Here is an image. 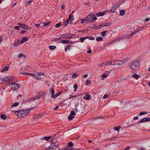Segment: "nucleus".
I'll return each mask as SVG.
<instances>
[{"label":"nucleus","instance_id":"obj_1","mask_svg":"<svg viewBox=\"0 0 150 150\" xmlns=\"http://www.w3.org/2000/svg\"><path fill=\"white\" fill-rule=\"evenodd\" d=\"M50 141L51 142V144L50 146V149H56L58 145V143H57V140L55 137V136H53V137H51L50 139Z\"/></svg>","mask_w":150,"mask_h":150},{"label":"nucleus","instance_id":"obj_2","mask_svg":"<svg viewBox=\"0 0 150 150\" xmlns=\"http://www.w3.org/2000/svg\"><path fill=\"white\" fill-rule=\"evenodd\" d=\"M129 67L132 69V72L134 73L135 70L139 69V62L138 61H134L131 62L129 65Z\"/></svg>","mask_w":150,"mask_h":150},{"label":"nucleus","instance_id":"obj_3","mask_svg":"<svg viewBox=\"0 0 150 150\" xmlns=\"http://www.w3.org/2000/svg\"><path fill=\"white\" fill-rule=\"evenodd\" d=\"M86 21L89 22H93L97 19V17L94 14H91L86 17Z\"/></svg>","mask_w":150,"mask_h":150},{"label":"nucleus","instance_id":"obj_4","mask_svg":"<svg viewBox=\"0 0 150 150\" xmlns=\"http://www.w3.org/2000/svg\"><path fill=\"white\" fill-rule=\"evenodd\" d=\"M10 87L13 90H16L19 88V84L16 83H12L9 84Z\"/></svg>","mask_w":150,"mask_h":150},{"label":"nucleus","instance_id":"obj_5","mask_svg":"<svg viewBox=\"0 0 150 150\" xmlns=\"http://www.w3.org/2000/svg\"><path fill=\"white\" fill-rule=\"evenodd\" d=\"M76 113L73 111H71V113L68 117V119L69 120H71L74 117Z\"/></svg>","mask_w":150,"mask_h":150},{"label":"nucleus","instance_id":"obj_6","mask_svg":"<svg viewBox=\"0 0 150 150\" xmlns=\"http://www.w3.org/2000/svg\"><path fill=\"white\" fill-rule=\"evenodd\" d=\"M30 111V110L29 109L22 110V117L27 115Z\"/></svg>","mask_w":150,"mask_h":150},{"label":"nucleus","instance_id":"obj_7","mask_svg":"<svg viewBox=\"0 0 150 150\" xmlns=\"http://www.w3.org/2000/svg\"><path fill=\"white\" fill-rule=\"evenodd\" d=\"M63 38H67L69 39H71L72 36L69 34H65L62 35Z\"/></svg>","mask_w":150,"mask_h":150},{"label":"nucleus","instance_id":"obj_8","mask_svg":"<svg viewBox=\"0 0 150 150\" xmlns=\"http://www.w3.org/2000/svg\"><path fill=\"white\" fill-rule=\"evenodd\" d=\"M74 20V17L73 14H70L68 20L69 21V23L70 24L73 23L72 21Z\"/></svg>","mask_w":150,"mask_h":150},{"label":"nucleus","instance_id":"obj_9","mask_svg":"<svg viewBox=\"0 0 150 150\" xmlns=\"http://www.w3.org/2000/svg\"><path fill=\"white\" fill-rule=\"evenodd\" d=\"M18 24L25 29H30V27L27 26L26 25L24 24L18 23Z\"/></svg>","mask_w":150,"mask_h":150},{"label":"nucleus","instance_id":"obj_10","mask_svg":"<svg viewBox=\"0 0 150 150\" xmlns=\"http://www.w3.org/2000/svg\"><path fill=\"white\" fill-rule=\"evenodd\" d=\"M22 110H18L15 112V113L18 117H22Z\"/></svg>","mask_w":150,"mask_h":150},{"label":"nucleus","instance_id":"obj_11","mask_svg":"<svg viewBox=\"0 0 150 150\" xmlns=\"http://www.w3.org/2000/svg\"><path fill=\"white\" fill-rule=\"evenodd\" d=\"M124 38V36H122V37H118L116 38V39H115L113 41V42H117V41H121V40L123 39Z\"/></svg>","mask_w":150,"mask_h":150},{"label":"nucleus","instance_id":"obj_12","mask_svg":"<svg viewBox=\"0 0 150 150\" xmlns=\"http://www.w3.org/2000/svg\"><path fill=\"white\" fill-rule=\"evenodd\" d=\"M42 96V95L41 93H39L38 95H37L36 97L32 98V100H33V101H35L36 99H38L39 98H41Z\"/></svg>","mask_w":150,"mask_h":150},{"label":"nucleus","instance_id":"obj_13","mask_svg":"<svg viewBox=\"0 0 150 150\" xmlns=\"http://www.w3.org/2000/svg\"><path fill=\"white\" fill-rule=\"evenodd\" d=\"M91 96L89 95H85L83 97V99L87 100H90L91 99Z\"/></svg>","mask_w":150,"mask_h":150},{"label":"nucleus","instance_id":"obj_14","mask_svg":"<svg viewBox=\"0 0 150 150\" xmlns=\"http://www.w3.org/2000/svg\"><path fill=\"white\" fill-rule=\"evenodd\" d=\"M28 37H25L23 38L21 41V43H23L28 40Z\"/></svg>","mask_w":150,"mask_h":150},{"label":"nucleus","instance_id":"obj_15","mask_svg":"<svg viewBox=\"0 0 150 150\" xmlns=\"http://www.w3.org/2000/svg\"><path fill=\"white\" fill-rule=\"evenodd\" d=\"M111 22H107L105 23H103L102 24V26L103 27L105 26H109L111 24Z\"/></svg>","mask_w":150,"mask_h":150},{"label":"nucleus","instance_id":"obj_16","mask_svg":"<svg viewBox=\"0 0 150 150\" xmlns=\"http://www.w3.org/2000/svg\"><path fill=\"white\" fill-rule=\"evenodd\" d=\"M105 12H99L96 15L98 16H103L105 14Z\"/></svg>","mask_w":150,"mask_h":150},{"label":"nucleus","instance_id":"obj_17","mask_svg":"<svg viewBox=\"0 0 150 150\" xmlns=\"http://www.w3.org/2000/svg\"><path fill=\"white\" fill-rule=\"evenodd\" d=\"M110 73V72L109 71H107L105 73V74H103L102 76L104 78H106L107 77L108 75Z\"/></svg>","mask_w":150,"mask_h":150},{"label":"nucleus","instance_id":"obj_18","mask_svg":"<svg viewBox=\"0 0 150 150\" xmlns=\"http://www.w3.org/2000/svg\"><path fill=\"white\" fill-rule=\"evenodd\" d=\"M37 74L36 75L34 74H31V76L37 79H40V77H39L37 76Z\"/></svg>","mask_w":150,"mask_h":150},{"label":"nucleus","instance_id":"obj_19","mask_svg":"<svg viewBox=\"0 0 150 150\" xmlns=\"http://www.w3.org/2000/svg\"><path fill=\"white\" fill-rule=\"evenodd\" d=\"M124 38H127V39H131L132 38V36L130 35H130H124Z\"/></svg>","mask_w":150,"mask_h":150},{"label":"nucleus","instance_id":"obj_20","mask_svg":"<svg viewBox=\"0 0 150 150\" xmlns=\"http://www.w3.org/2000/svg\"><path fill=\"white\" fill-rule=\"evenodd\" d=\"M19 103L17 102L11 105V108H13L15 107H16L18 105Z\"/></svg>","mask_w":150,"mask_h":150},{"label":"nucleus","instance_id":"obj_21","mask_svg":"<svg viewBox=\"0 0 150 150\" xmlns=\"http://www.w3.org/2000/svg\"><path fill=\"white\" fill-rule=\"evenodd\" d=\"M78 74L75 73L74 74H73L72 76V77L73 78L75 79L76 78V77H78Z\"/></svg>","mask_w":150,"mask_h":150},{"label":"nucleus","instance_id":"obj_22","mask_svg":"<svg viewBox=\"0 0 150 150\" xmlns=\"http://www.w3.org/2000/svg\"><path fill=\"white\" fill-rule=\"evenodd\" d=\"M125 13V11L124 10H122L120 11V14L121 16H123Z\"/></svg>","mask_w":150,"mask_h":150},{"label":"nucleus","instance_id":"obj_23","mask_svg":"<svg viewBox=\"0 0 150 150\" xmlns=\"http://www.w3.org/2000/svg\"><path fill=\"white\" fill-rule=\"evenodd\" d=\"M61 42L63 44H69L70 42V41L69 40H62Z\"/></svg>","mask_w":150,"mask_h":150},{"label":"nucleus","instance_id":"obj_24","mask_svg":"<svg viewBox=\"0 0 150 150\" xmlns=\"http://www.w3.org/2000/svg\"><path fill=\"white\" fill-rule=\"evenodd\" d=\"M53 136L52 137H50V136H48V137H44L42 138L43 139H44L45 140H48L50 138V139L51 138V137H53Z\"/></svg>","mask_w":150,"mask_h":150},{"label":"nucleus","instance_id":"obj_25","mask_svg":"<svg viewBox=\"0 0 150 150\" xmlns=\"http://www.w3.org/2000/svg\"><path fill=\"white\" fill-rule=\"evenodd\" d=\"M62 93L61 92H58L57 93L55 94V95L54 96V97H53V98H57V97L58 96L60 95Z\"/></svg>","mask_w":150,"mask_h":150},{"label":"nucleus","instance_id":"obj_26","mask_svg":"<svg viewBox=\"0 0 150 150\" xmlns=\"http://www.w3.org/2000/svg\"><path fill=\"white\" fill-rule=\"evenodd\" d=\"M1 118L3 120H5L7 118L6 116L5 115H1Z\"/></svg>","mask_w":150,"mask_h":150},{"label":"nucleus","instance_id":"obj_27","mask_svg":"<svg viewBox=\"0 0 150 150\" xmlns=\"http://www.w3.org/2000/svg\"><path fill=\"white\" fill-rule=\"evenodd\" d=\"M49 48L51 50H53L56 49V46H54V45H53V46L50 45V46H49Z\"/></svg>","mask_w":150,"mask_h":150},{"label":"nucleus","instance_id":"obj_28","mask_svg":"<svg viewBox=\"0 0 150 150\" xmlns=\"http://www.w3.org/2000/svg\"><path fill=\"white\" fill-rule=\"evenodd\" d=\"M51 97L52 98H53V97H54V90L53 89H52L51 90Z\"/></svg>","mask_w":150,"mask_h":150},{"label":"nucleus","instance_id":"obj_29","mask_svg":"<svg viewBox=\"0 0 150 150\" xmlns=\"http://www.w3.org/2000/svg\"><path fill=\"white\" fill-rule=\"evenodd\" d=\"M139 77V76L137 75L136 74H134L132 76V77L135 78L136 79H138Z\"/></svg>","mask_w":150,"mask_h":150},{"label":"nucleus","instance_id":"obj_30","mask_svg":"<svg viewBox=\"0 0 150 150\" xmlns=\"http://www.w3.org/2000/svg\"><path fill=\"white\" fill-rule=\"evenodd\" d=\"M116 9H115L113 6H112V7L111 9L110 10V11L112 13H114L116 10Z\"/></svg>","mask_w":150,"mask_h":150},{"label":"nucleus","instance_id":"obj_31","mask_svg":"<svg viewBox=\"0 0 150 150\" xmlns=\"http://www.w3.org/2000/svg\"><path fill=\"white\" fill-rule=\"evenodd\" d=\"M6 80L8 83L11 82L12 81V78L11 77H8Z\"/></svg>","mask_w":150,"mask_h":150},{"label":"nucleus","instance_id":"obj_32","mask_svg":"<svg viewBox=\"0 0 150 150\" xmlns=\"http://www.w3.org/2000/svg\"><path fill=\"white\" fill-rule=\"evenodd\" d=\"M103 38L102 37H100L97 38L96 40L97 41H100L102 40Z\"/></svg>","mask_w":150,"mask_h":150},{"label":"nucleus","instance_id":"obj_33","mask_svg":"<svg viewBox=\"0 0 150 150\" xmlns=\"http://www.w3.org/2000/svg\"><path fill=\"white\" fill-rule=\"evenodd\" d=\"M121 127L120 126H117L116 127H114V129L115 130L117 131L118 132H119L118 130L121 128Z\"/></svg>","mask_w":150,"mask_h":150},{"label":"nucleus","instance_id":"obj_34","mask_svg":"<svg viewBox=\"0 0 150 150\" xmlns=\"http://www.w3.org/2000/svg\"><path fill=\"white\" fill-rule=\"evenodd\" d=\"M107 31V30H105L103 31L101 33V35L103 37H105L106 35V32Z\"/></svg>","mask_w":150,"mask_h":150},{"label":"nucleus","instance_id":"obj_35","mask_svg":"<svg viewBox=\"0 0 150 150\" xmlns=\"http://www.w3.org/2000/svg\"><path fill=\"white\" fill-rule=\"evenodd\" d=\"M79 21H81V23H83L84 22H86V23H87L86 21V19H80Z\"/></svg>","mask_w":150,"mask_h":150},{"label":"nucleus","instance_id":"obj_36","mask_svg":"<svg viewBox=\"0 0 150 150\" xmlns=\"http://www.w3.org/2000/svg\"><path fill=\"white\" fill-rule=\"evenodd\" d=\"M112 61H108L106 63H105V66L108 65H111L112 63Z\"/></svg>","mask_w":150,"mask_h":150},{"label":"nucleus","instance_id":"obj_37","mask_svg":"<svg viewBox=\"0 0 150 150\" xmlns=\"http://www.w3.org/2000/svg\"><path fill=\"white\" fill-rule=\"evenodd\" d=\"M146 121V117L143 118L142 120L139 121L138 122L139 123H142L143 122H144Z\"/></svg>","mask_w":150,"mask_h":150},{"label":"nucleus","instance_id":"obj_38","mask_svg":"<svg viewBox=\"0 0 150 150\" xmlns=\"http://www.w3.org/2000/svg\"><path fill=\"white\" fill-rule=\"evenodd\" d=\"M112 6L115 8L117 9L119 7V5L117 4H116L115 5H113Z\"/></svg>","mask_w":150,"mask_h":150},{"label":"nucleus","instance_id":"obj_39","mask_svg":"<svg viewBox=\"0 0 150 150\" xmlns=\"http://www.w3.org/2000/svg\"><path fill=\"white\" fill-rule=\"evenodd\" d=\"M74 92H76L77 88V85L76 84H74Z\"/></svg>","mask_w":150,"mask_h":150},{"label":"nucleus","instance_id":"obj_40","mask_svg":"<svg viewBox=\"0 0 150 150\" xmlns=\"http://www.w3.org/2000/svg\"><path fill=\"white\" fill-rule=\"evenodd\" d=\"M79 95H74V96H70L69 97V98L70 99H71L73 98L74 97H77L79 96Z\"/></svg>","mask_w":150,"mask_h":150},{"label":"nucleus","instance_id":"obj_41","mask_svg":"<svg viewBox=\"0 0 150 150\" xmlns=\"http://www.w3.org/2000/svg\"><path fill=\"white\" fill-rule=\"evenodd\" d=\"M138 30H136L134 31L133 32L132 34H130V35L132 36L133 35H134L135 34L137 33H138Z\"/></svg>","mask_w":150,"mask_h":150},{"label":"nucleus","instance_id":"obj_42","mask_svg":"<svg viewBox=\"0 0 150 150\" xmlns=\"http://www.w3.org/2000/svg\"><path fill=\"white\" fill-rule=\"evenodd\" d=\"M138 30H136L134 31L133 32L132 34H130V35L132 36L133 35H134L135 34L137 33H138Z\"/></svg>","mask_w":150,"mask_h":150},{"label":"nucleus","instance_id":"obj_43","mask_svg":"<svg viewBox=\"0 0 150 150\" xmlns=\"http://www.w3.org/2000/svg\"><path fill=\"white\" fill-rule=\"evenodd\" d=\"M8 68L9 67L8 66H6L3 69V70H2V71H4L7 70L8 69Z\"/></svg>","mask_w":150,"mask_h":150},{"label":"nucleus","instance_id":"obj_44","mask_svg":"<svg viewBox=\"0 0 150 150\" xmlns=\"http://www.w3.org/2000/svg\"><path fill=\"white\" fill-rule=\"evenodd\" d=\"M147 112H142L139 113V115H144L146 114H147Z\"/></svg>","mask_w":150,"mask_h":150},{"label":"nucleus","instance_id":"obj_45","mask_svg":"<svg viewBox=\"0 0 150 150\" xmlns=\"http://www.w3.org/2000/svg\"><path fill=\"white\" fill-rule=\"evenodd\" d=\"M91 81L89 80H87L85 82V84L86 85H89L91 83Z\"/></svg>","mask_w":150,"mask_h":150},{"label":"nucleus","instance_id":"obj_46","mask_svg":"<svg viewBox=\"0 0 150 150\" xmlns=\"http://www.w3.org/2000/svg\"><path fill=\"white\" fill-rule=\"evenodd\" d=\"M73 143L71 142H69V143H68V147H70L71 146H73Z\"/></svg>","mask_w":150,"mask_h":150},{"label":"nucleus","instance_id":"obj_47","mask_svg":"<svg viewBox=\"0 0 150 150\" xmlns=\"http://www.w3.org/2000/svg\"><path fill=\"white\" fill-rule=\"evenodd\" d=\"M33 1V0H31L30 1H28L26 4V6L28 5H30L31 4V2Z\"/></svg>","mask_w":150,"mask_h":150},{"label":"nucleus","instance_id":"obj_48","mask_svg":"<svg viewBox=\"0 0 150 150\" xmlns=\"http://www.w3.org/2000/svg\"><path fill=\"white\" fill-rule=\"evenodd\" d=\"M105 63H103L102 64H100L98 65V67H102L104 66H105Z\"/></svg>","mask_w":150,"mask_h":150},{"label":"nucleus","instance_id":"obj_49","mask_svg":"<svg viewBox=\"0 0 150 150\" xmlns=\"http://www.w3.org/2000/svg\"><path fill=\"white\" fill-rule=\"evenodd\" d=\"M128 58H126L125 59H124L122 60L124 64L126 62L128 61Z\"/></svg>","mask_w":150,"mask_h":150},{"label":"nucleus","instance_id":"obj_50","mask_svg":"<svg viewBox=\"0 0 150 150\" xmlns=\"http://www.w3.org/2000/svg\"><path fill=\"white\" fill-rule=\"evenodd\" d=\"M37 75H38L39 76H41V75H45V74L43 72H38L37 73Z\"/></svg>","mask_w":150,"mask_h":150},{"label":"nucleus","instance_id":"obj_51","mask_svg":"<svg viewBox=\"0 0 150 150\" xmlns=\"http://www.w3.org/2000/svg\"><path fill=\"white\" fill-rule=\"evenodd\" d=\"M144 29V27L143 26H142L141 27L138 28L137 29V30H138V32L139 31H140L141 30H142Z\"/></svg>","mask_w":150,"mask_h":150},{"label":"nucleus","instance_id":"obj_52","mask_svg":"<svg viewBox=\"0 0 150 150\" xmlns=\"http://www.w3.org/2000/svg\"><path fill=\"white\" fill-rule=\"evenodd\" d=\"M69 21L67 20L65 21L64 22V24L65 25H67L68 23H69Z\"/></svg>","mask_w":150,"mask_h":150},{"label":"nucleus","instance_id":"obj_53","mask_svg":"<svg viewBox=\"0 0 150 150\" xmlns=\"http://www.w3.org/2000/svg\"><path fill=\"white\" fill-rule=\"evenodd\" d=\"M13 44L15 46H17L19 45V43L18 42H14Z\"/></svg>","mask_w":150,"mask_h":150},{"label":"nucleus","instance_id":"obj_54","mask_svg":"<svg viewBox=\"0 0 150 150\" xmlns=\"http://www.w3.org/2000/svg\"><path fill=\"white\" fill-rule=\"evenodd\" d=\"M35 26L36 27H38V28H41V27L40 26V24H35Z\"/></svg>","mask_w":150,"mask_h":150},{"label":"nucleus","instance_id":"obj_55","mask_svg":"<svg viewBox=\"0 0 150 150\" xmlns=\"http://www.w3.org/2000/svg\"><path fill=\"white\" fill-rule=\"evenodd\" d=\"M60 23H59L56 24L55 25V27L56 28H58L59 27H60Z\"/></svg>","mask_w":150,"mask_h":150},{"label":"nucleus","instance_id":"obj_56","mask_svg":"<svg viewBox=\"0 0 150 150\" xmlns=\"http://www.w3.org/2000/svg\"><path fill=\"white\" fill-rule=\"evenodd\" d=\"M115 65H119V62L118 60H116L115 61Z\"/></svg>","mask_w":150,"mask_h":150},{"label":"nucleus","instance_id":"obj_57","mask_svg":"<svg viewBox=\"0 0 150 150\" xmlns=\"http://www.w3.org/2000/svg\"><path fill=\"white\" fill-rule=\"evenodd\" d=\"M118 61L119 62H118L119 64V65H122V64H123V63L122 60H118Z\"/></svg>","mask_w":150,"mask_h":150},{"label":"nucleus","instance_id":"obj_58","mask_svg":"<svg viewBox=\"0 0 150 150\" xmlns=\"http://www.w3.org/2000/svg\"><path fill=\"white\" fill-rule=\"evenodd\" d=\"M88 39H89L90 40H94V38L93 36H91L89 38H88Z\"/></svg>","mask_w":150,"mask_h":150},{"label":"nucleus","instance_id":"obj_59","mask_svg":"<svg viewBox=\"0 0 150 150\" xmlns=\"http://www.w3.org/2000/svg\"><path fill=\"white\" fill-rule=\"evenodd\" d=\"M0 80L1 81V82H2L3 81L4 82L5 81H6V80H5V79L4 78H1L0 79Z\"/></svg>","mask_w":150,"mask_h":150},{"label":"nucleus","instance_id":"obj_60","mask_svg":"<svg viewBox=\"0 0 150 150\" xmlns=\"http://www.w3.org/2000/svg\"><path fill=\"white\" fill-rule=\"evenodd\" d=\"M108 97V95L107 94H105L103 97V98L104 99H105L107 98Z\"/></svg>","mask_w":150,"mask_h":150},{"label":"nucleus","instance_id":"obj_61","mask_svg":"<svg viewBox=\"0 0 150 150\" xmlns=\"http://www.w3.org/2000/svg\"><path fill=\"white\" fill-rule=\"evenodd\" d=\"M20 27V26H16L15 27H14V29H16V30H19V29H18V28H19Z\"/></svg>","mask_w":150,"mask_h":150},{"label":"nucleus","instance_id":"obj_62","mask_svg":"<svg viewBox=\"0 0 150 150\" xmlns=\"http://www.w3.org/2000/svg\"><path fill=\"white\" fill-rule=\"evenodd\" d=\"M46 84L48 86H50V82L48 81H46Z\"/></svg>","mask_w":150,"mask_h":150},{"label":"nucleus","instance_id":"obj_63","mask_svg":"<svg viewBox=\"0 0 150 150\" xmlns=\"http://www.w3.org/2000/svg\"><path fill=\"white\" fill-rule=\"evenodd\" d=\"M24 56L23 54H21L19 55L18 57L19 58H21L22 57H23Z\"/></svg>","mask_w":150,"mask_h":150},{"label":"nucleus","instance_id":"obj_64","mask_svg":"<svg viewBox=\"0 0 150 150\" xmlns=\"http://www.w3.org/2000/svg\"><path fill=\"white\" fill-rule=\"evenodd\" d=\"M138 150H146L143 147H140L139 149H138Z\"/></svg>","mask_w":150,"mask_h":150}]
</instances>
